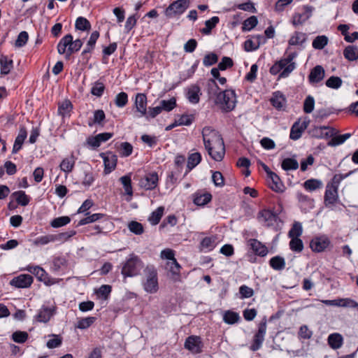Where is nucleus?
Masks as SVG:
<instances>
[{
    "instance_id": "c85d7f7f",
    "label": "nucleus",
    "mask_w": 358,
    "mask_h": 358,
    "mask_svg": "<svg viewBox=\"0 0 358 358\" xmlns=\"http://www.w3.org/2000/svg\"><path fill=\"white\" fill-rule=\"evenodd\" d=\"M76 163V159L73 155H71L69 157L64 158L61 164L60 169L62 171L69 173L72 171Z\"/></svg>"
},
{
    "instance_id": "a211bd4d",
    "label": "nucleus",
    "mask_w": 358,
    "mask_h": 358,
    "mask_svg": "<svg viewBox=\"0 0 358 358\" xmlns=\"http://www.w3.org/2000/svg\"><path fill=\"white\" fill-rule=\"evenodd\" d=\"M308 124V122L306 121L301 123L299 121L294 122L291 128L290 138L294 141L298 140L301 136L303 131L307 128Z\"/></svg>"
},
{
    "instance_id": "aec40b11",
    "label": "nucleus",
    "mask_w": 358,
    "mask_h": 358,
    "mask_svg": "<svg viewBox=\"0 0 358 358\" xmlns=\"http://www.w3.org/2000/svg\"><path fill=\"white\" fill-rule=\"evenodd\" d=\"M249 243L252 250L257 255L265 257L268 254L267 247L258 240L255 238L250 239Z\"/></svg>"
},
{
    "instance_id": "09e8293b",
    "label": "nucleus",
    "mask_w": 358,
    "mask_h": 358,
    "mask_svg": "<svg viewBox=\"0 0 358 358\" xmlns=\"http://www.w3.org/2000/svg\"><path fill=\"white\" fill-rule=\"evenodd\" d=\"M71 222V219L68 216H62L53 219L50 225L53 228H59L63 226L66 225Z\"/></svg>"
},
{
    "instance_id": "9d476101",
    "label": "nucleus",
    "mask_w": 358,
    "mask_h": 358,
    "mask_svg": "<svg viewBox=\"0 0 358 358\" xmlns=\"http://www.w3.org/2000/svg\"><path fill=\"white\" fill-rule=\"evenodd\" d=\"M278 213L269 209H264L258 213L257 219L266 227L273 226L276 222Z\"/></svg>"
},
{
    "instance_id": "5701e85b",
    "label": "nucleus",
    "mask_w": 358,
    "mask_h": 358,
    "mask_svg": "<svg viewBox=\"0 0 358 358\" xmlns=\"http://www.w3.org/2000/svg\"><path fill=\"white\" fill-rule=\"evenodd\" d=\"M180 268L181 266L176 259L166 263V269L170 271L172 275L171 278L175 282L180 280Z\"/></svg>"
},
{
    "instance_id": "49530a36",
    "label": "nucleus",
    "mask_w": 358,
    "mask_h": 358,
    "mask_svg": "<svg viewBox=\"0 0 358 358\" xmlns=\"http://www.w3.org/2000/svg\"><path fill=\"white\" fill-rule=\"evenodd\" d=\"M352 173V171H350L348 173L345 174V175H343V174H336V175L334 176V177L331 180V181H329L327 184V185L332 187H336V188L338 189V187H339V185H340L341 182L343 179H345V178L349 176Z\"/></svg>"
},
{
    "instance_id": "6e6552de",
    "label": "nucleus",
    "mask_w": 358,
    "mask_h": 358,
    "mask_svg": "<svg viewBox=\"0 0 358 358\" xmlns=\"http://www.w3.org/2000/svg\"><path fill=\"white\" fill-rule=\"evenodd\" d=\"M331 244L329 238L327 236H320L313 238L310 242V248L313 252H322Z\"/></svg>"
},
{
    "instance_id": "393cba45",
    "label": "nucleus",
    "mask_w": 358,
    "mask_h": 358,
    "mask_svg": "<svg viewBox=\"0 0 358 358\" xmlns=\"http://www.w3.org/2000/svg\"><path fill=\"white\" fill-rule=\"evenodd\" d=\"M13 68V62L5 55L0 57V71L1 75L8 74Z\"/></svg>"
},
{
    "instance_id": "5fc2aeb1",
    "label": "nucleus",
    "mask_w": 358,
    "mask_h": 358,
    "mask_svg": "<svg viewBox=\"0 0 358 358\" xmlns=\"http://www.w3.org/2000/svg\"><path fill=\"white\" fill-rule=\"evenodd\" d=\"M258 23V20L256 16H251L246 19L243 23V31H250L252 29L255 27Z\"/></svg>"
},
{
    "instance_id": "ea45409f",
    "label": "nucleus",
    "mask_w": 358,
    "mask_h": 358,
    "mask_svg": "<svg viewBox=\"0 0 358 358\" xmlns=\"http://www.w3.org/2000/svg\"><path fill=\"white\" fill-rule=\"evenodd\" d=\"M75 27L80 31H90L91 29V24L87 19L84 17H78L75 23Z\"/></svg>"
},
{
    "instance_id": "72a5a7b5",
    "label": "nucleus",
    "mask_w": 358,
    "mask_h": 358,
    "mask_svg": "<svg viewBox=\"0 0 358 358\" xmlns=\"http://www.w3.org/2000/svg\"><path fill=\"white\" fill-rule=\"evenodd\" d=\"M240 320V316L238 313L227 310L224 312L223 315V320L225 323L228 324H234L237 323Z\"/></svg>"
},
{
    "instance_id": "3c124183",
    "label": "nucleus",
    "mask_w": 358,
    "mask_h": 358,
    "mask_svg": "<svg viewBox=\"0 0 358 358\" xmlns=\"http://www.w3.org/2000/svg\"><path fill=\"white\" fill-rule=\"evenodd\" d=\"M120 180L121 181L124 187L125 193L129 196H131L133 194V191L131 187V177L128 175L124 176L120 178Z\"/></svg>"
},
{
    "instance_id": "ddd939ff",
    "label": "nucleus",
    "mask_w": 358,
    "mask_h": 358,
    "mask_svg": "<svg viewBox=\"0 0 358 358\" xmlns=\"http://www.w3.org/2000/svg\"><path fill=\"white\" fill-rule=\"evenodd\" d=\"M201 341L199 336H190L185 342V348L194 354L201 352Z\"/></svg>"
},
{
    "instance_id": "4d7b16f0",
    "label": "nucleus",
    "mask_w": 358,
    "mask_h": 358,
    "mask_svg": "<svg viewBox=\"0 0 358 358\" xmlns=\"http://www.w3.org/2000/svg\"><path fill=\"white\" fill-rule=\"evenodd\" d=\"M343 83L341 78L338 76H331L326 81V85L332 89H338Z\"/></svg>"
},
{
    "instance_id": "cd10ccee",
    "label": "nucleus",
    "mask_w": 358,
    "mask_h": 358,
    "mask_svg": "<svg viewBox=\"0 0 358 358\" xmlns=\"http://www.w3.org/2000/svg\"><path fill=\"white\" fill-rule=\"evenodd\" d=\"M11 197L15 199L18 205L22 206H27L30 201V197L21 190L13 192Z\"/></svg>"
},
{
    "instance_id": "79ce46f5",
    "label": "nucleus",
    "mask_w": 358,
    "mask_h": 358,
    "mask_svg": "<svg viewBox=\"0 0 358 358\" xmlns=\"http://www.w3.org/2000/svg\"><path fill=\"white\" fill-rule=\"evenodd\" d=\"M219 90L220 88L214 79H209L208 80L206 90L209 97L217 96Z\"/></svg>"
},
{
    "instance_id": "c03bdc74",
    "label": "nucleus",
    "mask_w": 358,
    "mask_h": 358,
    "mask_svg": "<svg viewBox=\"0 0 358 358\" xmlns=\"http://www.w3.org/2000/svg\"><path fill=\"white\" fill-rule=\"evenodd\" d=\"M281 166L285 171L296 170L299 168V163L294 159L286 158L282 161Z\"/></svg>"
},
{
    "instance_id": "13d9d810",
    "label": "nucleus",
    "mask_w": 358,
    "mask_h": 358,
    "mask_svg": "<svg viewBox=\"0 0 358 358\" xmlns=\"http://www.w3.org/2000/svg\"><path fill=\"white\" fill-rule=\"evenodd\" d=\"M176 106V100L174 97L171 98L169 100H162L160 102V107L162 110L166 111H171Z\"/></svg>"
},
{
    "instance_id": "bf43d9fd",
    "label": "nucleus",
    "mask_w": 358,
    "mask_h": 358,
    "mask_svg": "<svg viewBox=\"0 0 358 358\" xmlns=\"http://www.w3.org/2000/svg\"><path fill=\"white\" fill-rule=\"evenodd\" d=\"M128 102V95L125 92H120L115 96V103L119 108H122L126 106Z\"/></svg>"
},
{
    "instance_id": "0eeeda50",
    "label": "nucleus",
    "mask_w": 358,
    "mask_h": 358,
    "mask_svg": "<svg viewBox=\"0 0 358 358\" xmlns=\"http://www.w3.org/2000/svg\"><path fill=\"white\" fill-rule=\"evenodd\" d=\"M266 331V320L262 321L258 327V331L255 334L252 340V343L250 347V349L255 352L259 350L264 341V336Z\"/></svg>"
},
{
    "instance_id": "a19ab883",
    "label": "nucleus",
    "mask_w": 358,
    "mask_h": 358,
    "mask_svg": "<svg viewBox=\"0 0 358 358\" xmlns=\"http://www.w3.org/2000/svg\"><path fill=\"white\" fill-rule=\"evenodd\" d=\"M268 176L272 181V185H271V188L275 192H282V185L280 182V179L278 177V176L272 171L271 173H268Z\"/></svg>"
},
{
    "instance_id": "473e14b6",
    "label": "nucleus",
    "mask_w": 358,
    "mask_h": 358,
    "mask_svg": "<svg viewBox=\"0 0 358 358\" xmlns=\"http://www.w3.org/2000/svg\"><path fill=\"white\" fill-rule=\"evenodd\" d=\"M269 264L274 270L281 271L285 267V261L280 256H275L270 259Z\"/></svg>"
},
{
    "instance_id": "de8ad7c7",
    "label": "nucleus",
    "mask_w": 358,
    "mask_h": 358,
    "mask_svg": "<svg viewBox=\"0 0 358 358\" xmlns=\"http://www.w3.org/2000/svg\"><path fill=\"white\" fill-rule=\"evenodd\" d=\"M128 229L136 235H141L144 232L143 224L136 221H131L129 222Z\"/></svg>"
},
{
    "instance_id": "4c0bfd02",
    "label": "nucleus",
    "mask_w": 358,
    "mask_h": 358,
    "mask_svg": "<svg viewBox=\"0 0 358 358\" xmlns=\"http://www.w3.org/2000/svg\"><path fill=\"white\" fill-rule=\"evenodd\" d=\"M164 208L163 206L158 207L155 211L152 213L148 218V221L152 225L157 224L163 216Z\"/></svg>"
},
{
    "instance_id": "7c9ffc66",
    "label": "nucleus",
    "mask_w": 358,
    "mask_h": 358,
    "mask_svg": "<svg viewBox=\"0 0 358 358\" xmlns=\"http://www.w3.org/2000/svg\"><path fill=\"white\" fill-rule=\"evenodd\" d=\"M306 41V34L296 31L290 37L288 43L289 45H301Z\"/></svg>"
},
{
    "instance_id": "b1692460",
    "label": "nucleus",
    "mask_w": 358,
    "mask_h": 358,
    "mask_svg": "<svg viewBox=\"0 0 358 358\" xmlns=\"http://www.w3.org/2000/svg\"><path fill=\"white\" fill-rule=\"evenodd\" d=\"M270 101L273 107L281 110L285 106L286 99L280 92L278 91L273 94Z\"/></svg>"
},
{
    "instance_id": "20e7f679",
    "label": "nucleus",
    "mask_w": 358,
    "mask_h": 358,
    "mask_svg": "<svg viewBox=\"0 0 358 358\" xmlns=\"http://www.w3.org/2000/svg\"><path fill=\"white\" fill-rule=\"evenodd\" d=\"M83 41L80 39L73 40L71 34L64 36L57 45V51L59 54L63 55L66 52L67 56H70L72 53L78 52L83 46Z\"/></svg>"
},
{
    "instance_id": "c9c22d12",
    "label": "nucleus",
    "mask_w": 358,
    "mask_h": 358,
    "mask_svg": "<svg viewBox=\"0 0 358 358\" xmlns=\"http://www.w3.org/2000/svg\"><path fill=\"white\" fill-rule=\"evenodd\" d=\"M315 136L317 138L330 137L334 135V129L329 127H320L315 129Z\"/></svg>"
},
{
    "instance_id": "e2e57ef3",
    "label": "nucleus",
    "mask_w": 358,
    "mask_h": 358,
    "mask_svg": "<svg viewBox=\"0 0 358 358\" xmlns=\"http://www.w3.org/2000/svg\"><path fill=\"white\" fill-rule=\"evenodd\" d=\"M212 196L210 193H205L199 196H197L194 199V203L196 204L197 206H203L210 202Z\"/></svg>"
},
{
    "instance_id": "2f4dec72",
    "label": "nucleus",
    "mask_w": 358,
    "mask_h": 358,
    "mask_svg": "<svg viewBox=\"0 0 358 358\" xmlns=\"http://www.w3.org/2000/svg\"><path fill=\"white\" fill-rule=\"evenodd\" d=\"M27 271L37 277L40 281H43L46 283L47 273L43 268L38 266H28Z\"/></svg>"
},
{
    "instance_id": "6e6d98bb",
    "label": "nucleus",
    "mask_w": 358,
    "mask_h": 358,
    "mask_svg": "<svg viewBox=\"0 0 358 358\" xmlns=\"http://www.w3.org/2000/svg\"><path fill=\"white\" fill-rule=\"evenodd\" d=\"M28 334L26 331H17L13 333L12 339L17 343H24L28 339Z\"/></svg>"
},
{
    "instance_id": "f3484780",
    "label": "nucleus",
    "mask_w": 358,
    "mask_h": 358,
    "mask_svg": "<svg viewBox=\"0 0 358 358\" xmlns=\"http://www.w3.org/2000/svg\"><path fill=\"white\" fill-rule=\"evenodd\" d=\"M135 106L140 117L147 115V96L145 94L138 93L136 96Z\"/></svg>"
},
{
    "instance_id": "2eb2a0df",
    "label": "nucleus",
    "mask_w": 358,
    "mask_h": 358,
    "mask_svg": "<svg viewBox=\"0 0 358 358\" xmlns=\"http://www.w3.org/2000/svg\"><path fill=\"white\" fill-rule=\"evenodd\" d=\"M296 52H292L289 54L286 58L281 59L282 62H285L286 67L282 71H281L279 75V78L288 77L289 75L295 69L296 64L295 62H293L292 60L296 57Z\"/></svg>"
},
{
    "instance_id": "a18cd8bd",
    "label": "nucleus",
    "mask_w": 358,
    "mask_h": 358,
    "mask_svg": "<svg viewBox=\"0 0 358 358\" xmlns=\"http://www.w3.org/2000/svg\"><path fill=\"white\" fill-rule=\"evenodd\" d=\"M105 217H106V215L104 214L94 213V214L88 215L86 217L80 220L78 222V224L79 225H85V224H87L89 223H92V222L99 220Z\"/></svg>"
},
{
    "instance_id": "338daca9",
    "label": "nucleus",
    "mask_w": 358,
    "mask_h": 358,
    "mask_svg": "<svg viewBox=\"0 0 358 358\" xmlns=\"http://www.w3.org/2000/svg\"><path fill=\"white\" fill-rule=\"evenodd\" d=\"M215 238L214 237H206L203 238L201 242V247L202 249H206L208 250H212L215 248Z\"/></svg>"
},
{
    "instance_id": "8fccbe9b",
    "label": "nucleus",
    "mask_w": 358,
    "mask_h": 358,
    "mask_svg": "<svg viewBox=\"0 0 358 358\" xmlns=\"http://www.w3.org/2000/svg\"><path fill=\"white\" fill-rule=\"evenodd\" d=\"M289 248L293 252H301L303 249V241L299 238H291Z\"/></svg>"
},
{
    "instance_id": "dca6fc26",
    "label": "nucleus",
    "mask_w": 358,
    "mask_h": 358,
    "mask_svg": "<svg viewBox=\"0 0 358 358\" xmlns=\"http://www.w3.org/2000/svg\"><path fill=\"white\" fill-rule=\"evenodd\" d=\"M201 94V89L197 85H192L186 90V98L191 103H198Z\"/></svg>"
},
{
    "instance_id": "864d4df0",
    "label": "nucleus",
    "mask_w": 358,
    "mask_h": 358,
    "mask_svg": "<svg viewBox=\"0 0 358 358\" xmlns=\"http://www.w3.org/2000/svg\"><path fill=\"white\" fill-rule=\"evenodd\" d=\"M303 232L301 224L296 222L294 223L292 227L289 231L288 236L289 238H299Z\"/></svg>"
},
{
    "instance_id": "a878e982",
    "label": "nucleus",
    "mask_w": 358,
    "mask_h": 358,
    "mask_svg": "<svg viewBox=\"0 0 358 358\" xmlns=\"http://www.w3.org/2000/svg\"><path fill=\"white\" fill-rule=\"evenodd\" d=\"M343 343V336L338 333L331 334L328 337V344L334 350L339 349Z\"/></svg>"
},
{
    "instance_id": "412c9836",
    "label": "nucleus",
    "mask_w": 358,
    "mask_h": 358,
    "mask_svg": "<svg viewBox=\"0 0 358 358\" xmlns=\"http://www.w3.org/2000/svg\"><path fill=\"white\" fill-rule=\"evenodd\" d=\"M27 136V132L24 127H21L19 133L15 138V143L13 147V153H17L22 148L24 140Z\"/></svg>"
},
{
    "instance_id": "052dcab7",
    "label": "nucleus",
    "mask_w": 358,
    "mask_h": 358,
    "mask_svg": "<svg viewBox=\"0 0 358 358\" xmlns=\"http://www.w3.org/2000/svg\"><path fill=\"white\" fill-rule=\"evenodd\" d=\"M261 45V41H255L252 38V39H248L244 43V48L247 52L256 50L259 48Z\"/></svg>"
},
{
    "instance_id": "1a4fd4ad",
    "label": "nucleus",
    "mask_w": 358,
    "mask_h": 358,
    "mask_svg": "<svg viewBox=\"0 0 358 358\" xmlns=\"http://www.w3.org/2000/svg\"><path fill=\"white\" fill-rule=\"evenodd\" d=\"M100 157L103 159L104 164V174H109L116 168L117 156L111 152H101Z\"/></svg>"
},
{
    "instance_id": "423d86ee",
    "label": "nucleus",
    "mask_w": 358,
    "mask_h": 358,
    "mask_svg": "<svg viewBox=\"0 0 358 358\" xmlns=\"http://www.w3.org/2000/svg\"><path fill=\"white\" fill-rule=\"evenodd\" d=\"M189 0H176L171 3L165 10L168 17H173L182 14L189 7Z\"/></svg>"
},
{
    "instance_id": "4468645a",
    "label": "nucleus",
    "mask_w": 358,
    "mask_h": 358,
    "mask_svg": "<svg viewBox=\"0 0 358 358\" xmlns=\"http://www.w3.org/2000/svg\"><path fill=\"white\" fill-rule=\"evenodd\" d=\"M33 282V277L29 274H21L15 277L10 281V284L17 288H27Z\"/></svg>"
},
{
    "instance_id": "680f3d73",
    "label": "nucleus",
    "mask_w": 358,
    "mask_h": 358,
    "mask_svg": "<svg viewBox=\"0 0 358 358\" xmlns=\"http://www.w3.org/2000/svg\"><path fill=\"white\" fill-rule=\"evenodd\" d=\"M350 136V134H344L343 135H339L336 137L331 138V140L328 143V145L330 146H336L343 143Z\"/></svg>"
},
{
    "instance_id": "39448f33",
    "label": "nucleus",
    "mask_w": 358,
    "mask_h": 358,
    "mask_svg": "<svg viewBox=\"0 0 358 358\" xmlns=\"http://www.w3.org/2000/svg\"><path fill=\"white\" fill-rule=\"evenodd\" d=\"M146 280L143 283L144 289L148 293H155L158 290V280L156 270L152 266H148L145 270Z\"/></svg>"
},
{
    "instance_id": "9b49d317",
    "label": "nucleus",
    "mask_w": 358,
    "mask_h": 358,
    "mask_svg": "<svg viewBox=\"0 0 358 358\" xmlns=\"http://www.w3.org/2000/svg\"><path fill=\"white\" fill-rule=\"evenodd\" d=\"M158 180V175L156 172L149 173L140 180V186L146 190L154 189L157 186Z\"/></svg>"
},
{
    "instance_id": "4be33fe9",
    "label": "nucleus",
    "mask_w": 358,
    "mask_h": 358,
    "mask_svg": "<svg viewBox=\"0 0 358 358\" xmlns=\"http://www.w3.org/2000/svg\"><path fill=\"white\" fill-rule=\"evenodd\" d=\"M53 308L42 307L36 315V320L40 322H48L54 315Z\"/></svg>"
},
{
    "instance_id": "6ab92c4d",
    "label": "nucleus",
    "mask_w": 358,
    "mask_h": 358,
    "mask_svg": "<svg viewBox=\"0 0 358 358\" xmlns=\"http://www.w3.org/2000/svg\"><path fill=\"white\" fill-rule=\"evenodd\" d=\"M324 75V68L322 66L317 65L311 70L308 76V80L310 83H317L323 80Z\"/></svg>"
},
{
    "instance_id": "f704fd0d",
    "label": "nucleus",
    "mask_w": 358,
    "mask_h": 358,
    "mask_svg": "<svg viewBox=\"0 0 358 358\" xmlns=\"http://www.w3.org/2000/svg\"><path fill=\"white\" fill-rule=\"evenodd\" d=\"M322 182L318 179H309L305 181L303 183L304 188L310 192L320 189L322 187Z\"/></svg>"
},
{
    "instance_id": "7ed1b4c3",
    "label": "nucleus",
    "mask_w": 358,
    "mask_h": 358,
    "mask_svg": "<svg viewBox=\"0 0 358 358\" xmlns=\"http://www.w3.org/2000/svg\"><path fill=\"white\" fill-rule=\"evenodd\" d=\"M215 101L217 105L220 106L223 111H231L234 109L236 103V96L234 90H226L220 92Z\"/></svg>"
},
{
    "instance_id": "e433bc0d",
    "label": "nucleus",
    "mask_w": 358,
    "mask_h": 358,
    "mask_svg": "<svg viewBox=\"0 0 358 358\" xmlns=\"http://www.w3.org/2000/svg\"><path fill=\"white\" fill-rule=\"evenodd\" d=\"M220 19L217 16L211 17L205 22V27L201 29V33L206 35H208L211 33V30L215 27L219 23Z\"/></svg>"
},
{
    "instance_id": "37998d69",
    "label": "nucleus",
    "mask_w": 358,
    "mask_h": 358,
    "mask_svg": "<svg viewBox=\"0 0 358 358\" xmlns=\"http://www.w3.org/2000/svg\"><path fill=\"white\" fill-rule=\"evenodd\" d=\"M328 41V38L324 35L317 36L313 40L312 45L316 50H322L327 45Z\"/></svg>"
},
{
    "instance_id": "774afa93",
    "label": "nucleus",
    "mask_w": 358,
    "mask_h": 358,
    "mask_svg": "<svg viewBox=\"0 0 358 358\" xmlns=\"http://www.w3.org/2000/svg\"><path fill=\"white\" fill-rule=\"evenodd\" d=\"M194 120L192 115H182L178 120H176V124L180 125H190Z\"/></svg>"
},
{
    "instance_id": "f8f14e48",
    "label": "nucleus",
    "mask_w": 358,
    "mask_h": 358,
    "mask_svg": "<svg viewBox=\"0 0 358 358\" xmlns=\"http://www.w3.org/2000/svg\"><path fill=\"white\" fill-rule=\"evenodd\" d=\"M338 189L327 185L324 196L325 206H334L338 201Z\"/></svg>"
},
{
    "instance_id": "bb28decb",
    "label": "nucleus",
    "mask_w": 358,
    "mask_h": 358,
    "mask_svg": "<svg viewBox=\"0 0 358 358\" xmlns=\"http://www.w3.org/2000/svg\"><path fill=\"white\" fill-rule=\"evenodd\" d=\"M73 109V105L69 100H64L63 102L59 104L58 106V114L63 118L69 117L70 113Z\"/></svg>"
},
{
    "instance_id": "58836bf2",
    "label": "nucleus",
    "mask_w": 358,
    "mask_h": 358,
    "mask_svg": "<svg viewBox=\"0 0 358 358\" xmlns=\"http://www.w3.org/2000/svg\"><path fill=\"white\" fill-rule=\"evenodd\" d=\"M201 161V155L199 152H194L191 154L187 159V171L193 169L196 166H197L200 162Z\"/></svg>"
},
{
    "instance_id": "603ef678",
    "label": "nucleus",
    "mask_w": 358,
    "mask_h": 358,
    "mask_svg": "<svg viewBox=\"0 0 358 358\" xmlns=\"http://www.w3.org/2000/svg\"><path fill=\"white\" fill-rule=\"evenodd\" d=\"M96 321L95 317H87L78 320L76 327L80 329H85L90 327Z\"/></svg>"
},
{
    "instance_id": "f03ea898",
    "label": "nucleus",
    "mask_w": 358,
    "mask_h": 358,
    "mask_svg": "<svg viewBox=\"0 0 358 358\" xmlns=\"http://www.w3.org/2000/svg\"><path fill=\"white\" fill-rule=\"evenodd\" d=\"M143 265L141 259L134 254L129 255L127 259L123 263L121 273L124 278L137 275Z\"/></svg>"
},
{
    "instance_id": "c756f323",
    "label": "nucleus",
    "mask_w": 358,
    "mask_h": 358,
    "mask_svg": "<svg viewBox=\"0 0 358 358\" xmlns=\"http://www.w3.org/2000/svg\"><path fill=\"white\" fill-rule=\"evenodd\" d=\"M343 55L348 61H356L358 59V48L354 45L347 46L343 50Z\"/></svg>"
},
{
    "instance_id": "f257e3e1",
    "label": "nucleus",
    "mask_w": 358,
    "mask_h": 358,
    "mask_svg": "<svg viewBox=\"0 0 358 358\" xmlns=\"http://www.w3.org/2000/svg\"><path fill=\"white\" fill-rule=\"evenodd\" d=\"M203 141L206 150L210 157L220 162L225 155L223 138L220 133L211 127H205L202 129Z\"/></svg>"
},
{
    "instance_id": "69168bd1",
    "label": "nucleus",
    "mask_w": 358,
    "mask_h": 358,
    "mask_svg": "<svg viewBox=\"0 0 358 358\" xmlns=\"http://www.w3.org/2000/svg\"><path fill=\"white\" fill-rule=\"evenodd\" d=\"M212 180L216 187H223L224 185V176L220 171H214L213 173Z\"/></svg>"
},
{
    "instance_id": "0e129e2a",
    "label": "nucleus",
    "mask_w": 358,
    "mask_h": 358,
    "mask_svg": "<svg viewBox=\"0 0 358 358\" xmlns=\"http://www.w3.org/2000/svg\"><path fill=\"white\" fill-rule=\"evenodd\" d=\"M315 100L310 95L308 96L303 103V111L306 113H310L314 110Z\"/></svg>"
}]
</instances>
